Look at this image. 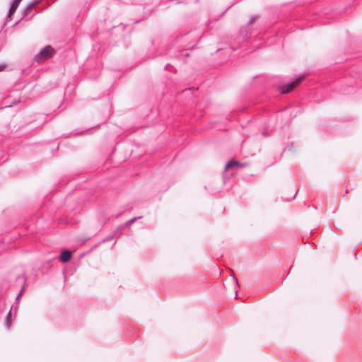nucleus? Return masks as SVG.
<instances>
[{
    "label": "nucleus",
    "instance_id": "7ed1b4c3",
    "mask_svg": "<svg viewBox=\"0 0 362 362\" xmlns=\"http://www.w3.org/2000/svg\"><path fill=\"white\" fill-rule=\"evenodd\" d=\"M71 252L68 250H64L59 257V259L62 262H68L71 258Z\"/></svg>",
    "mask_w": 362,
    "mask_h": 362
},
{
    "label": "nucleus",
    "instance_id": "0eeeda50",
    "mask_svg": "<svg viewBox=\"0 0 362 362\" xmlns=\"http://www.w3.org/2000/svg\"><path fill=\"white\" fill-rule=\"evenodd\" d=\"M141 218V216L134 217V218L126 221L123 226H124V227L129 228L137 219H139Z\"/></svg>",
    "mask_w": 362,
    "mask_h": 362
},
{
    "label": "nucleus",
    "instance_id": "f03ea898",
    "mask_svg": "<svg viewBox=\"0 0 362 362\" xmlns=\"http://www.w3.org/2000/svg\"><path fill=\"white\" fill-rule=\"evenodd\" d=\"M301 80L302 77H297L292 82L279 87V90L281 93H288L299 84Z\"/></svg>",
    "mask_w": 362,
    "mask_h": 362
},
{
    "label": "nucleus",
    "instance_id": "dca6fc26",
    "mask_svg": "<svg viewBox=\"0 0 362 362\" xmlns=\"http://www.w3.org/2000/svg\"><path fill=\"white\" fill-rule=\"evenodd\" d=\"M296 197V194L293 196V197L291 199V200L293 199Z\"/></svg>",
    "mask_w": 362,
    "mask_h": 362
},
{
    "label": "nucleus",
    "instance_id": "423d86ee",
    "mask_svg": "<svg viewBox=\"0 0 362 362\" xmlns=\"http://www.w3.org/2000/svg\"><path fill=\"white\" fill-rule=\"evenodd\" d=\"M124 228L123 225L119 226L115 230L113 233V236L115 238H119L122 234V230Z\"/></svg>",
    "mask_w": 362,
    "mask_h": 362
},
{
    "label": "nucleus",
    "instance_id": "2eb2a0df",
    "mask_svg": "<svg viewBox=\"0 0 362 362\" xmlns=\"http://www.w3.org/2000/svg\"><path fill=\"white\" fill-rule=\"evenodd\" d=\"M169 66H170V64H167L165 66V69H168V68H169Z\"/></svg>",
    "mask_w": 362,
    "mask_h": 362
},
{
    "label": "nucleus",
    "instance_id": "4468645a",
    "mask_svg": "<svg viewBox=\"0 0 362 362\" xmlns=\"http://www.w3.org/2000/svg\"><path fill=\"white\" fill-rule=\"evenodd\" d=\"M4 66L0 65V71L3 70Z\"/></svg>",
    "mask_w": 362,
    "mask_h": 362
},
{
    "label": "nucleus",
    "instance_id": "f257e3e1",
    "mask_svg": "<svg viewBox=\"0 0 362 362\" xmlns=\"http://www.w3.org/2000/svg\"><path fill=\"white\" fill-rule=\"evenodd\" d=\"M54 53V49L50 45H47L42 48L40 52L35 56V60L40 63L41 62L51 58Z\"/></svg>",
    "mask_w": 362,
    "mask_h": 362
},
{
    "label": "nucleus",
    "instance_id": "9d476101",
    "mask_svg": "<svg viewBox=\"0 0 362 362\" xmlns=\"http://www.w3.org/2000/svg\"><path fill=\"white\" fill-rule=\"evenodd\" d=\"M113 238H115V237L113 236V235H110V236L107 237L106 238H105V239L103 240V243L107 242V241H108V240H110L112 239Z\"/></svg>",
    "mask_w": 362,
    "mask_h": 362
},
{
    "label": "nucleus",
    "instance_id": "f8f14e48",
    "mask_svg": "<svg viewBox=\"0 0 362 362\" xmlns=\"http://www.w3.org/2000/svg\"><path fill=\"white\" fill-rule=\"evenodd\" d=\"M233 278L234 281L236 282L237 285L238 286V279H237V278L235 276V275H233Z\"/></svg>",
    "mask_w": 362,
    "mask_h": 362
},
{
    "label": "nucleus",
    "instance_id": "9b49d317",
    "mask_svg": "<svg viewBox=\"0 0 362 362\" xmlns=\"http://www.w3.org/2000/svg\"><path fill=\"white\" fill-rule=\"evenodd\" d=\"M23 291V288L21 289V293L17 296V297H16V300H18V298H20V296H21V293H22Z\"/></svg>",
    "mask_w": 362,
    "mask_h": 362
},
{
    "label": "nucleus",
    "instance_id": "39448f33",
    "mask_svg": "<svg viewBox=\"0 0 362 362\" xmlns=\"http://www.w3.org/2000/svg\"><path fill=\"white\" fill-rule=\"evenodd\" d=\"M233 166H243V165L240 164V163H239L238 161L231 160L229 162H228L227 164L226 165L225 170H227L232 168Z\"/></svg>",
    "mask_w": 362,
    "mask_h": 362
},
{
    "label": "nucleus",
    "instance_id": "6e6552de",
    "mask_svg": "<svg viewBox=\"0 0 362 362\" xmlns=\"http://www.w3.org/2000/svg\"><path fill=\"white\" fill-rule=\"evenodd\" d=\"M11 325V309L9 310L6 320V326L9 328Z\"/></svg>",
    "mask_w": 362,
    "mask_h": 362
},
{
    "label": "nucleus",
    "instance_id": "1a4fd4ad",
    "mask_svg": "<svg viewBox=\"0 0 362 362\" xmlns=\"http://www.w3.org/2000/svg\"><path fill=\"white\" fill-rule=\"evenodd\" d=\"M257 19V17L256 16H252L249 21H248V24H252L253 22H255Z\"/></svg>",
    "mask_w": 362,
    "mask_h": 362
},
{
    "label": "nucleus",
    "instance_id": "ddd939ff",
    "mask_svg": "<svg viewBox=\"0 0 362 362\" xmlns=\"http://www.w3.org/2000/svg\"><path fill=\"white\" fill-rule=\"evenodd\" d=\"M33 6H34V4H30V5H28L27 8L29 9V8H32Z\"/></svg>",
    "mask_w": 362,
    "mask_h": 362
},
{
    "label": "nucleus",
    "instance_id": "20e7f679",
    "mask_svg": "<svg viewBox=\"0 0 362 362\" xmlns=\"http://www.w3.org/2000/svg\"><path fill=\"white\" fill-rule=\"evenodd\" d=\"M21 1L22 0H13V1L11 8L8 11V17H10L11 15H13L16 12V11L17 8L18 7Z\"/></svg>",
    "mask_w": 362,
    "mask_h": 362
}]
</instances>
